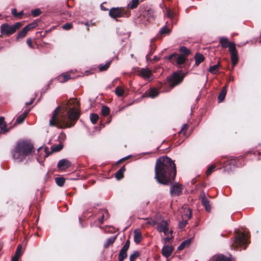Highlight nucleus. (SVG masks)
<instances>
[{"label":"nucleus","mask_w":261,"mask_h":261,"mask_svg":"<svg viewBox=\"0 0 261 261\" xmlns=\"http://www.w3.org/2000/svg\"><path fill=\"white\" fill-rule=\"evenodd\" d=\"M63 109L64 112H66V116H62L64 127H72L75 125L81 114L80 102L76 99H70Z\"/></svg>","instance_id":"f257e3e1"},{"label":"nucleus","mask_w":261,"mask_h":261,"mask_svg":"<svg viewBox=\"0 0 261 261\" xmlns=\"http://www.w3.org/2000/svg\"><path fill=\"white\" fill-rule=\"evenodd\" d=\"M155 177L158 181L168 185L173 181L176 174L175 164H155Z\"/></svg>","instance_id":"f03ea898"},{"label":"nucleus","mask_w":261,"mask_h":261,"mask_svg":"<svg viewBox=\"0 0 261 261\" xmlns=\"http://www.w3.org/2000/svg\"><path fill=\"white\" fill-rule=\"evenodd\" d=\"M34 152V146L30 142L20 141L12 151V154L14 159L22 162L27 157L32 155Z\"/></svg>","instance_id":"7ed1b4c3"},{"label":"nucleus","mask_w":261,"mask_h":261,"mask_svg":"<svg viewBox=\"0 0 261 261\" xmlns=\"http://www.w3.org/2000/svg\"><path fill=\"white\" fill-rule=\"evenodd\" d=\"M185 75L181 70L174 72L171 75L167 77L165 84H168L170 89H172L182 82Z\"/></svg>","instance_id":"20e7f679"},{"label":"nucleus","mask_w":261,"mask_h":261,"mask_svg":"<svg viewBox=\"0 0 261 261\" xmlns=\"http://www.w3.org/2000/svg\"><path fill=\"white\" fill-rule=\"evenodd\" d=\"M23 25L21 22H16L11 25L7 23H3L1 26V33L2 36H10L14 34Z\"/></svg>","instance_id":"39448f33"},{"label":"nucleus","mask_w":261,"mask_h":261,"mask_svg":"<svg viewBox=\"0 0 261 261\" xmlns=\"http://www.w3.org/2000/svg\"><path fill=\"white\" fill-rule=\"evenodd\" d=\"M109 15L111 18L116 19L122 17H128L130 15V12L125 8L113 7L110 9Z\"/></svg>","instance_id":"423d86ee"},{"label":"nucleus","mask_w":261,"mask_h":261,"mask_svg":"<svg viewBox=\"0 0 261 261\" xmlns=\"http://www.w3.org/2000/svg\"><path fill=\"white\" fill-rule=\"evenodd\" d=\"M61 110V107L58 106L53 112L51 119L49 122V126L51 127L56 126L59 128L65 129L63 119L60 121L58 118V114Z\"/></svg>","instance_id":"0eeeda50"},{"label":"nucleus","mask_w":261,"mask_h":261,"mask_svg":"<svg viewBox=\"0 0 261 261\" xmlns=\"http://www.w3.org/2000/svg\"><path fill=\"white\" fill-rule=\"evenodd\" d=\"M248 243H249V242L248 241V235L244 232H240L238 233L235 237L232 246L234 248L243 247L245 249Z\"/></svg>","instance_id":"6e6552de"},{"label":"nucleus","mask_w":261,"mask_h":261,"mask_svg":"<svg viewBox=\"0 0 261 261\" xmlns=\"http://www.w3.org/2000/svg\"><path fill=\"white\" fill-rule=\"evenodd\" d=\"M169 221L162 220L156 224V229L160 232H163L165 236H168L169 233H172V231L169 230Z\"/></svg>","instance_id":"1a4fd4ad"},{"label":"nucleus","mask_w":261,"mask_h":261,"mask_svg":"<svg viewBox=\"0 0 261 261\" xmlns=\"http://www.w3.org/2000/svg\"><path fill=\"white\" fill-rule=\"evenodd\" d=\"M182 189L183 186L176 182L171 186L170 192L172 196H177L182 193Z\"/></svg>","instance_id":"9d476101"},{"label":"nucleus","mask_w":261,"mask_h":261,"mask_svg":"<svg viewBox=\"0 0 261 261\" xmlns=\"http://www.w3.org/2000/svg\"><path fill=\"white\" fill-rule=\"evenodd\" d=\"M229 51L231 55L232 68H233L238 64L239 61L238 51L237 50L236 46H234V45L230 46Z\"/></svg>","instance_id":"9b49d317"},{"label":"nucleus","mask_w":261,"mask_h":261,"mask_svg":"<svg viewBox=\"0 0 261 261\" xmlns=\"http://www.w3.org/2000/svg\"><path fill=\"white\" fill-rule=\"evenodd\" d=\"M184 211L185 213L182 215L183 221L179 223V227L180 228H183L186 226L187 220L190 219L192 217V212L189 208H185Z\"/></svg>","instance_id":"f8f14e48"},{"label":"nucleus","mask_w":261,"mask_h":261,"mask_svg":"<svg viewBox=\"0 0 261 261\" xmlns=\"http://www.w3.org/2000/svg\"><path fill=\"white\" fill-rule=\"evenodd\" d=\"M96 219L100 224H102L103 221L107 219L109 217L108 211L105 209H101L98 211L95 216Z\"/></svg>","instance_id":"ddd939ff"},{"label":"nucleus","mask_w":261,"mask_h":261,"mask_svg":"<svg viewBox=\"0 0 261 261\" xmlns=\"http://www.w3.org/2000/svg\"><path fill=\"white\" fill-rule=\"evenodd\" d=\"M137 72L139 76L145 79H149L152 75L149 68H141L139 69Z\"/></svg>","instance_id":"4468645a"},{"label":"nucleus","mask_w":261,"mask_h":261,"mask_svg":"<svg viewBox=\"0 0 261 261\" xmlns=\"http://www.w3.org/2000/svg\"><path fill=\"white\" fill-rule=\"evenodd\" d=\"M63 147V146L62 143H59L56 146H53L51 147V152H48V148L47 147H45L44 149V155H43V158H45L48 156V155L52 152L60 151L61 149H62Z\"/></svg>","instance_id":"2eb2a0df"},{"label":"nucleus","mask_w":261,"mask_h":261,"mask_svg":"<svg viewBox=\"0 0 261 261\" xmlns=\"http://www.w3.org/2000/svg\"><path fill=\"white\" fill-rule=\"evenodd\" d=\"M219 43L221 47L223 48L228 47L229 51L230 50V47L234 45L236 46V44L233 42H229L228 39L226 37H221L220 38Z\"/></svg>","instance_id":"dca6fc26"},{"label":"nucleus","mask_w":261,"mask_h":261,"mask_svg":"<svg viewBox=\"0 0 261 261\" xmlns=\"http://www.w3.org/2000/svg\"><path fill=\"white\" fill-rule=\"evenodd\" d=\"M173 248L171 246H164L162 249V253L163 256L168 257L171 254Z\"/></svg>","instance_id":"f3484780"},{"label":"nucleus","mask_w":261,"mask_h":261,"mask_svg":"<svg viewBox=\"0 0 261 261\" xmlns=\"http://www.w3.org/2000/svg\"><path fill=\"white\" fill-rule=\"evenodd\" d=\"M30 110H25L22 114L19 115L16 119L14 123V125L17 124H20L22 123L25 119Z\"/></svg>","instance_id":"a211bd4d"},{"label":"nucleus","mask_w":261,"mask_h":261,"mask_svg":"<svg viewBox=\"0 0 261 261\" xmlns=\"http://www.w3.org/2000/svg\"><path fill=\"white\" fill-rule=\"evenodd\" d=\"M159 92L155 89L151 88L148 92H146L143 95V97L148 96L151 98H154L158 96Z\"/></svg>","instance_id":"6ab92c4d"},{"label":"nucleus","mask_w":261,"mask_h":261,"mask_svg":"<svg viewBox=\"0 0 261 261\" xmlns=\"http://www.w3.org/2000/svg\"><path fill=\"white\" fill-rule=\"evenodd\" d=\"M155 163H174V161H173L167 155H163L158 159Z\"/></svg>","instance_id":"aec40b11"},{"label":"nucleus","mask_w":261,"mask_h":261,"mask_svg":"<svg viewBox=\"0 0 261 261\" xmlns=\"http://www.w3.org/2000/svg\"><path fill=\"white\" fill-rule=\"evenodd\" d=\"M244 158V156H239V157H232L229 156L227 158V160L226 161H224L222 163H232V162H234L236 163L238 162H244V160H242Z\"/></svg>","instance_id":"412c9836"},{"label":"nucleus","mask_w":261,"mask_h":261,"mask_svg":"<svg viewBox=\"0 0 261 261\" xmlns=\"http://www.w3.org/2000/svg\"><path fill=\"white\" fill-rule=\"evenodd\" d=\"M208 261H230L228 258L222 254H216L213 256Z\"/></svg>","instance_id":"4be33fe9"},{"label":"nucleus","mask_w":261,"mask_h":261,"mask_svg":"<svg viewBox=\"0 0 261 261\" xmlns=\"http://www.w3.org/2000/svg\"><path fill=\"white\" fill-rule=\"evenodd\" d=\"M142 235L139 229L134 230V240L136 244H139L142 240Z\"/></svg>","instance_id":"5701e85b"},{"label":"nucleus","mask_w":261,"mask_h":261,"mask_svg":"<svg viewBox=\"0 0 261 261\" xmlns=\"http://www.w3.org/2000/svg\"><path fill=\"white\" fill-rule=\"evenodd\" d=\"M171 31V30L169 29L167 25H165L160 29L157 37H159L160 36L161 37L163 36L169 35L170 34Z\"/></svg>","instance_id":"b1692460"},{"label":"nucleus","mask_w":261,"mask_h":261,"mask_svg":"<svg viewBox=\"0 0 261 261\" xmlns=\"http://www.w3.org/2000/svg\"><path fill=\"white\" fill-rule=\"evenodd\" d=\"M227 93V86H224L218 97V100L219 102H222L225 98Z\"/></svg>","instance_id":"393cba45"},{"label":"nucleus","mask_w":261,"mask_h":261,"mask_svg":"<svg viewBox=\"0 0 261 261\" xmlns=\"http://www.w3.org/2000/svg\"><path fill=\"white\" fill-rule=\"evenodd\" d=\"M71 79V75L68 73H63L58 77V80L61 83H65Z\"/></svg>","instance_id":"a878e982"},{"label":"nucleus","mask_w":261,"mask_h":261,"mask_svg":"<svg viewBox=\"0 0 261 261\" xmlns=\"http://www.w3.org/2000/svg\"><path fill=\"white\" fill-rule=\"evenodd\" d=\"M125 170V166H122L119 170H118L115 175V177L118 180L121 179L124 175V172Z\"/></svg>","instance_id":"bb28decb"},{"label":"nucleus","mask_w":261,"mask_h":261,"mask_svg":"<svg viewBox=\"0 0 261 261\" xmlns=\"http://www.w3.org/2000/svg\"><path fill=\"white\" fill-rule=\"evenodd\" d=\"M128 250L125 249L123 248L120 250L118 254V260L119 261H123V260L126 258L127 254V251Z\"/></svg>","instance_id":"cd10ccee"},{"label":"nucleus","mask_w":261,"mask_h":261,"mask_svg":"<svg viewBox=\"0 0 261 261\" xmlns=\"http://www.w3.org/2000/svg\"><path fill=\"white\" fill-rule=\"evenodd\" d=\"M186 59V57L184 55H178L176 59V65L178 67H180L185 63Z\"/></svg>","instance_id":"c85d7f7f"},{"label":"nucleus","mask_w":261,"mask_h":261,"mask_svg":"<svg viewBox=\"0 0 261 261\" xmlns=\"http://www.w3.org/2000/svg\"><path fill=\"white\" fill-rule=\"evenodd\" d=\"M204 57L203 55L197 53L195 56V65H199L204 61Z\"/></svg>","instance_id":"c756f323"},{"label":"nucleus","mask_w":261,"mask_h":261,"mask_svg":"<svg viewBox=\"0 0 261 261\" xmlns=\"http://www.w3.org/2000/svg\"><path fill=\"white\" fill-rule=\"evenodd\" d=\"M202 203L205 207L206 211L210 212L211 211V206L208 200L205 196H203L202 198Z\"/></svg>","instance_id":"7c9ffc66"},{"label":"nucleus","mask_w":261,"mask_h":261,"mask_svg":"<svg viewBox=\"0 0 261 261\" xmlns=\"http://www.w3.org/2000/svg\"><path fill=\"white\" fill-rule=\"evenodd\" d=\"M221 65L220 62H218L216 65L211 66L209 69L208 71L212 74L216 73L219 70V68Z\"/></svg>","instance_id":"2f4dec72"},{"label":"nucleus","mask_w":261,"mask_h":261,"mask_svg":"<svg viewBox=\"0 0 261 261\" xmlns=\"http://www.w3.org/2000/svg\"><path fill=\"white\" fill-rule=\"evenodd\" d=\"M28 31L27 30V28H25L24 27L22 29L21 31H20L19 33L17 34L16 40V41H18L19 39L24 38Z\"/></svg>","instance_id":"473e14b6"},{"label":"nucleus","mask_w":261,"mask_h":261,"mask_svg":"<svg viewBox=\"0 0 261 261\" xmlns=\"http://www.w3.org/2000/svg\"><path fill=\"white\" fill-rule=\"evenodd\" d=\"M178 55L176 53H174L167 57V60L171 62L172 64L176 65V59Z\"/></svg>","instance_id":"72a5a7b5"},{"label":"nucleus","mask_w":261,"mask_h":261,"mask_svg":"<svg viewBox=\"0 0 261 261\" xmlns=\"http://www.w3.org/2000/svg\"><path fill=\"white\" fill-rule=\"evenodd\" d=\"M144 220V223H142V226L143 227H148L155 224V222L151 218H146Z\"/></svg>","instance_id":"f704fd0d"},{"label":"nucleus","mask_w":261,"mask_h":261,"mask_svg":"<svg viewBox=\"0 0 261 261\" xmlns=\"http://www.w3.org/2000/svg\"><path fill=\"white\" fill-rule=\"evenodd\" d=\"M191 243V239H188L185 241H183L178 247V250H181L184 248L189 246Z\"/></svg>","instance_id":"c9c22d12"},{"label":"nucleus","mask_w":261,"mask_h":261,"mask_svg":"<svg viewBox=\"0 0 261 261\" xmlns=\"http://www.w3.org/2000/svg\"><path fill=\"white\" fill-rule=\"evenodd\" d=\"M110 109L108 107L106 106H103L102 107L101 113L103 116H108L110 114Z\"/></svg>","instance_id":"e433bc0d"},{"label":"nucleus","mask_w":261,"mask_h":261,"mask_svg":"<svg viewBox=\"0 0 261 261\" xmlns=\"http://www.w3.org/2000/svg\"><path fill=\"white\" fill-rule=\"evenodd\" d=\"M111 63H112V62L110 61H109L107 63H106L105 65L100 64L99 66V71H106L110 66Z\"/></svg>","instance_id":"4c0bfd02"},{"label":"nucleus","mask_w":261,"mask_h":261,"mask_svg":"<svg viewBox=\"0 0 261 261\" xmlns=\"http://www.w3.org/2000/svg\"><path fill=\"white\" fill-rule=\"evenodd\" d=\"M179 51L182 54V55H184L186 57L191 53V50L185 46L181 47Z\"/></svg>","instance_id":"58836bf2"},{"label":"nucleus","mask_w":261,"mask_h":261,"mask_svg":"<svg viewBox=\"0 0 261 261\" xmlns=\"http://www.w3.org/2000/svg\"><path fill=\"white\" fill-rule=\"evenodd\" d=\"M116 239V237H112L106 240L105 244H104L105 248H108L110 245H112Z\"/></svg>","instance_id":"ea45409f"},{"label":"nucleus","mask_w":261,"mask_h":261,"mask_svg":"<svg viewBox=\"0 0 261 261\" xmlns=\"http://www.w3.org/2000/svg\"><path fill=\"white\" fill-rule=\"evenodd\" d=\"M90 118L91 122L95 124L97 122L99 119V116L97 114L93 113L90 115Z\"/></svg>","instance_id":"a19ab883"},{"label":"nucleus","mask_w":261,"mask_h":261,"mask_svg":"<svg viewBox=\"0 0 261 261\" xmlns=\"http://www.w3.org/2000/svg\"><path fill=\"white\" fill-rule=\"evenodd\" d=\"M130 158H132V160H131L132 162L135 161L136 159V157L135 156H133L131 155H129L126 157L121 159L119 161H117L116 162V163H117V164L121 163L122 162H124V161H126L127 160H128V159H130Z\"/></svg>","instance_id":"79ce46f5"},{"label":"nucleus","mask_w":261,"mask_h":261,"mask_svg":"<svg viewBox=\"0 0 261 261\" xmlns=\"http://www.w3.org/2000/svg\"><path fill=\"white\" fill-rule=\"evenodd\" d=\"M55 181L58 186L62 187L64 184L65 180L63 177H56Z\"/></svg>","instance_id":"37998d69"},{"label":"nucleus","mask_w":261,"mask_h":261,"mask_svg":"<svg viewBox=\"0 0 261 261\" xmlns=\"http://www.w3.org/2000/svg\"><path fill=\"white\" fill-rule=\"evenodd\" d=\"M188 127L189 125L187 124H184L181 130L178 132V135L180 136L181 135H183L184 136H185Z\"/></svg>","instance_id":"c03bdc74"},{"label":"nucleus","mask_w":261,"mask_h":261,"mask_svg":"<svg viewBox=\"0 0 261 261\" xmlns=\"http://www.w3.org/2000/svg\"><path fill=\"white\" fill-rule=\"evenodd\" d=\"M115 93L118 96H122L124 93V91L122 88L118 86L115 89Z\"/></svg>","instance_id":"a18cd8bd"},{"label":"nucleus","mask_w":261,"mask_h":261,"mask_svg":"<svg viewBox=\"0 0 261 261\" xmlns=\"http://www.w3.org/2000/svg\"><path fill=\"white\" fill-rule=\"evenodd\" d=\"M70 164H58V170L60 171H65L70 167Z\"/></svg>","instance_id":"49530a36"},{"label":"nucleus","mask_w":261,"mask_h":261,"mask_svg":"<svg viewBox=\"0 0 261 261\" xmlns=\"http://www.w3.org/2000/svg\"><path fill=\"white\" fill-rule=\"evenodd\" d=\"M153 41H154V39H152L151 40V41H150V42H151V44H150L151 49H150V51L149 53V54H147L146 55V58L147 60H148L149 59V57L152 55V54L153 53V52L155 50V47H154L153 45H152V43L153 42Z\"/></svg>","instance_id":"de8ad7c7"},{"label":"nucleus","mask_w":261,"mask_h":261,"mask_svg":"<svg viewBox=\"0 0 261 261\" xmlns=\"http://www.w3.org/2000/svg\"><path fill=\"white\" fill-rule=\"evenodd\" d=\"M11 127L7 128V124L4 123L1 126V133L6 134L9 132Z\"/></svg>","instance_id":"09e8293b"},{"label":"nucleus","mask_w":261,"mask_h":261,"mask_svg":"<svg viewBox=\"0 0 261 261\" xmlns=\"http://www.w3.org/2000/svg\"><path fill=\"white\" fill-rule=\"evenodd\" d=\"M216 166L215 165H212L207 169L206 171V175L208 176L215 170Z\"/></svg>","instance_id":"8fccbe9b"},{"label":"nucleus","mask_w":261,"mask_h":261,"mask_svg":"<svg viewBox=\"0 0 261 261\" xmlns=\"http://www.w3.org/2000/svg\"><path fill=\"white\" fill-rule=\"evenodd\" d=\"M139 253L138 251H135L129 256L130 261H135V259L139 256Z\"/></svg>","instance_id":"3c124183"},{"label":"nucleus","mask_w":261,"mask_h":261,"mask_svg":"<svg viewBox=\"0 0 261 261\" xmlns=\"http://www.w3.org/2000/svg\"><path fill=\"white\" fill-rule=\"evenodd\" d=\"M37 24L36 22H33L31 23L25 27H24L25 28H27V30L29 31L30 30L35 28L36 27H37Z\"/></svg>","instance_id":"603ef678"},{"label":"nucleus","mask_w":261,"mask_h":261,"mask_svg":"<svg viewBox=\"0 0 261 261\" xmlns=\"http://www.w3.org/2000/svg\"><path fill=\"white\" fill-rule=\"evenodd\" d=\"M41 11L39 9H36L32 11V15L33 17H37L41 14Z\"/></svg>","instance_id":"864d4df0"},{"label":"nucleus","mask_w":261,"mask_h":261,"mask_svg":"<svg viewBox=\"0 0 261 261\" xmlns=\"http://www.w3.org/2000/svg\"><path fill=\"white\" fill-rule=\"evenodd\" d=\"M62 28L65 30H69L72 28V24L71 23H66L62 26Z\"/></svg>","instance_id":"5fc2aeb1"},{"label":"nucleus","mask_w":261,"mask_h":261,"mask_svg":"<svg viewBox=\"0 0 261 261\" xmlns=\"http://www.w3.org/2000/svg\"><path fill=\"white\" fill-rule=\"evenodd\" d=\"M166 15L167 16L170 18V19H172L174 18V14L173 12H172L171 11V10L170 9H167V13H166Z\"/></svg>","instance_id":"6e6d98bb"},{"label":"nucleus","mask_w":261,"mask_h":261,"mask_svg":"<svg viewBox=\"0 0 261 261\" xmlns=\"http://www.w3.org/2000/svg\"><path fill=\"white\" fill-rule=\"evenodd\" d=\"M154 11L152 9H149L147 11V15L148 16L149 18L151 17L152 18H154Z\"/></svg>","instance_id":"4d7b16f0"},{"label":"nucleus","mask_w":261,"mask_h":261,"mask_svg":"<svg viewBox=\"0 0 261 261\" xmlns=\"http://www.w3.org/2000/svg\"><path fill=\"white\" fill-rule=\"evenodd\" d=\"M21 245H19L18 246V247L17 248L15 255L20 256L21 255Z\"/></svg>","instance_id":"13d9d810"},{"label":"nucleus","mask_w":261,"mask_h":261,"mask_svg":"<svg viewBox=\"0 0 261 261\" xmlns=\"http://www.w3.org/2000/svg\"><path fill=\"white\" fill-rule=\"evenodd\" d=\"M27 44L28 45V46L32 48H34V47L33 46V42H32V40L31 38H28L27 40Z\"/></svg>","instance_id":"bf43d9fd"},{"label":"nucleus","mask_w":261,"mask_h":261,"mask_svg":"<svg viewBox=\"0 0 261 261\" xmlns=\"http://www.w3.org/2000/svg\"><path fill=\"white\" fill-rule=\"evenodd\" d=\"M129 245H130L129 241L127 240V241H126V242H125L124 245L123 246L122 248L128 250L129 248Z\"/></svg>","instance_id":"052dcab7"},{"label":"nucleus","mask_w":261,"mask_h":261,"mask_svg":"<svg viewBox=\"0 0 261 261\" xmlns=\"http://www.w3.org/2000/svg\"><path fill=\"white\" fill-rule=\"evenodd\" d=\"M17 13L16 9L14 8L12 10V14L14 16L17 17Z\"/></svg>","instance_id":"680f3d73"},{"label":"nucleus","mask_w":261,"mask_h":261,"mask_svg":"<svg viewBox=\"0 0 261 261\" xmlns=\"http://www.w3.org/2000/svg\"><path fill=\"white\" fill-rule=\"evenodd\" d=\"M58 163H70L66 159H62L59 161Z\"/></svg>","instance_id":"e2e57ef3"},{"label":"nucleus","mask_w":261,"mask_h":261,"mask_svg":"<svg viewBox=\"0 0 261 261\" xmlns=\"http://www.w3.org/2000/svg\"><path fill=\"white\" fill-rule=\"evenodd\" d=\"M59 138L61 139L64 140L66 138V135L65 133L62 132L59 136Z\"/></svg>","instance_id":"0e129e2a"},{"label":"nucleus","mask_w":261,"mask_h":261,"mask_svg":"<svg viewBox=\"0 0 261 261\" xmlns=\"http://www.w3.org/2000/svg\"><path fill=\"white\" fill-rule=\"evenodd\" d=\"M5 123V118L4 117H0V126Z\"/></svg>","instance_id":"69168bd1"},{"label":"nucleus","mask_w":261,"mask_h":261,"mask_svg":"<svg viewBox=\"0 0 261 261\" xmlns=\"http://www.w3.org/2000/svg\"><path fill=\"white\" fill-rule=\"evenodd\" d=\"M23 15V11H21L19 13H17V17H18L19 18H21L22 16Z\"/></svg>","instance_id":"338daca9"},{"label":"nucleus","mask_w":261,"mask_h":261,"mask_svg":"<svg viewBox=\"0 0 261 261\" xmlns=\"http://www.w3.org/2000/svg\"><path fill=\"white\" fill-rule=\"evenodd\" d=\"M19 257L20 256L14 255L12 259V261H18Z\"/></svg>","instance_id":"774afa93"}]
</instances>
